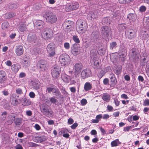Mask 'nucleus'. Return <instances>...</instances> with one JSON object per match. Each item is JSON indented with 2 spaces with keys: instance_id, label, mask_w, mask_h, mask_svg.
<instances>
[{
  "instance_id": "6e6552de",
  "label": "nucleus",
  "mask_w": 149,
  "mask_h": 149,
  "mask_svg": "<svg viewBox=\"0 0 149 149\" xmlns=\"http://www.w3.org/2000/svg\"><path fill=\"white\" fill-rule=\"evenodd\" d=\"M77 25L79 26V30L83 31L82 32H84L86 30L88 26L87 24L84 20H79L77 22Z\"/></svg>"
},
{
  "instance_id": "7c9ffc66",
  "label": "nucleus",
  "mask_w": 149,
  "mask_h": 149,
  "mask_svg": "<svg viewBox=\"0 0 149 149\" xmlns=\"http://www.w3.org/2000/svg\"><path fill=\"white\" fill-rule=\"evenodd\" d=\"M125 24H120L118 25V31L120 32L124 31L126 29Z\"/></svg>"
},
{
  "instance_id": "13d9d810",
  "label": "nucleus",
  "mask_w": 149,
  "mask_h": 149,
  "mask_svg": "<svg viewBox=\"0 0 149 149\" xmlns=\"http://www.w3.org/2000/svg\"><path fill=\"white\" fill-rule=\"evenodd\" d=\"M81 103L82 105H85L87 103V101L86 99H83L81 100Z\"/></svg>"
},
{
  "instance_id": "5fc2aeb1",
  "label": "nucleus",
  "mask_w": 149,
  "mask_h": 149,
  "mask_svg": "<svg viewBox=\"0 0 149 149\" xmlns=\"http://www.w3.org/2000/svg\"><path fill=\"white\" fill-rule=\"evenodd\" d=\"M139 10L141 12H144L146 10V8L145 6H141L139 8Z\"/></svg>"
},
{
  "instance_id": "864d4df0",
  "label": "nucleus",
  "mask_w": 149,
  "mask_h": 149,
  "mask_svg": "<svg viewBox=\"0 0 149 149\" xmlns=\"http://www.w3.org/2000/svg\"><path fill=\"white\" fill-rule=\"evenodd\" d=\"M7 114V112L6 111H4L2 113L1 115V116L2 117V120H4L5 119Z\"/></svg>"
},
{
  "instance_id": "c03bdc74",
  "label": "nucleus",
  "mask_w": 149,
  "mask_h": 149,
  "mask_svg": "<svg viewBox=\"0 0 149 149\" xmlns=\"http://www.w3.org/2000/svg\"><path fill=\"white\" fill-rule=\"evenodd\" d=\"M73 40L77 43H79L80 42V40L77 36L74 35L72 37Z\"/></svg>"
},
{
  "instance_id": "473e14b6",
  "label": "nucleus",
  "mask_w": 149,
  "mask_h": 149,
  "mask_svg": "<svg viewBox=\"0 0 149 149\" xmlns=\"http://www.w3.org/2000/svg\"><path fill=\"white\" fill-rule=\"evenodd\" d=\"M110 98V96L107 93L104 94L102 97L103 100L107 102L109 101Z\"/></svg>"
},
{
  "instance_id": "603ef678",
  "label": "nucleus",
  "mask_w": 149,
  "mask_h": 149,
  "mask_svg": "<svg viewBox=\"0 0 149 149\" xmlns=\"http://www.w3.org/2000/svg\"><path fill=\"white\" fill-rule=\"evenodd\" d=\"M105 73L102 70L100 71L98 74V76L100 79H101L104 74Z\"/></svg>"
},
{
  "instance_id": "4be33fe9",
  "label": "nucleus",
  "mask_w": 149,
  "mask_h": 149,
  "mask_svg": "<svg viewBox=\"0 0 149 149\" xmlns=\"http://www.w3.org/2000/svg\"><path fill=\"white\" fill-rule=\"evenodd\" d=\"M33 88L37 90L39 89L40 83L37 79H35L31 81Z\"/></svg>"
},
{
  "instance_id": "f3484780",
  "label": "nucleus",
  "mask_w": 149,
  "mask_h": 149,
  "mask_svg": "<svg viewBox=\"0 0 149 149\" xmlns=\"http://www.w3.org/2000/svg\"><path fill=\"white\" fill-rule=\"evenodd\" d=\"M45 32V35L46 36V39L47 40L49 41L53 35L52 30L50 28H47Z\"/></svg>"
},
{
  "instance_id": "e2e57ef3",
  "label": "nucleus",
  "mask_w": 149,
  "mask_h": 149,
  "mask_svg": "<svg viewBox=\"0 0 149 149\" xmlns=\"http://www.w3.org/2000/svg\"><path fill=\"white\" fill-rule=\"evenodd\" d=\"M64 47L66 49H68L70 48V44L68 42H65L64 44Z\"/></svg>"
},
{
  "instance_id": "680f3d73",
  "label": "nucleus",
  "mask_w": 149,
  "mask_h": 149,
  "mask_svg": "<svg viewBox=\"0 0 149 149\" xmlns=\"http://www.w3.org/2000/svg\"><path fill=\"white\" fill-rule=\"evenodd\" d=\"M114 102L116 106H118L119 105L120 102L117 98L114 99Z\"/></svg>"
},
{
  "instance_id": "79ce46f5",
  "label": "nucleus",
  "mask_w": 149,
  "mask_h": 149,
  "mask_svg": "<svg viewBox=\"0 0 149 149\" xmlns=\"http://www.w3.org/2000/svg\"><path fill=\"white\" fill-rule=\"evenodd\" d=\"M110 23V19L107 18H104L102 20V24H109Z\"/></svg>"
},
{
  "instance_id": "6ab92c4d",
  "label": "nucleus",
  "mask_w": 149,
  "mask_h": 149,
  "mask_svg": "<svg viewBox=\"0 0 149 149\" xmlns=\"http://www.w3.org/2000/svg\"><path fill=\"white\" fill-rule=\"evenodd\" d=\"M24 52L23 47L22 45H19L16 47L15 52L16 55L18 56H20L22 55Z\"/></svg>"
},
{
  "instance_id": "4468645a",
  "label": "nucleus",
  "mask_w": 149,
  "mask_h": 149,
  "mask_svg": "<svg viewBox=\"0 0 149 149\" xmlns=\"http://www.w3.org/2000/svg\"><path fill=\"white\" fill-rule=\"evenodd\" d=\"M100 61L99 58L94 60H92L91 63L95 69H98L100 68L101 65L100 63Z\"/></svg>"
},
{
  "instance_id": "b1692460",
  "label": "nucleus",
  "mask_w": 149,
  "mask_h": 149,
  "mask_svg": "<svg viewBox=\"0 0 149 149\" xmlns=\"http://www.w3.org/2000/svg\"><path fill=\"white\" fill-rule=\"evenodd\" d=\"M99 36V33L97 31H93L91 34V38L92 40L93 39L94 41H95L98 38Z\"/></svg>"
},
{
  "instance_id": "a878e982",
  "label": "nucleus",
  "mask_w": 149,
  "mask_h": 149,
  "mask_svg": "<svg viewBox=\"0 0 149 149\" xmlns=\"http://www.w3.org/2000/svg\"><path fill=\"white\" fill-rule=\"evenodd\" d=\"M15 97L16 94H13L12 95L10 98L11 103L13 105H16L18 104V100L15 98Z\"/></svg>"
},
{
  "instance_id": "052dcab7",
  "label": "nucleus",
  "mask_w": 149,
  "mask_h": 149,
  "mask_svg": "<svg viewBox=\"0 0 149 149\" xmlns=\"http://www.w3.org/2000/svg\"><path fill=\"white\" fill-rule=\"evenodd\" d=\"M78 126V124L77 123H75L71 126V129L74 130Z\"/></svg>"
},
{
  "instance_id": "774afa93",
  "label": "nucleus",
  "mask_w": 149,
  "mask_h": 149,
  "mask_svg": "<svg viewBox=\"0 0 149 149\" xmlns=\"http://www.w3.org/2000/svg\"><path fill=\"white\" fill-rule=\"evenodd\" d=\"M15 149H23L22 146L19 144H18L15 147Z\"/></svg>"
},
{
  "instance_id": "9d476101",
  "label": "nucleus",
  "mask_w": 149,
  "mask_h": 149,
  "mask_svg": "<svg viewBox=\"0 0 149 149\" xmlns=\"http://www.w3.org/2000/svg\"><path fill=\"white\" fill-rule=\"evenodd\" d=\"M61 72L60 68L58 66L54 67L52 70V74L53 78H57L59 76Z\"/></svg>"
},
{
  "instance_id": "a211bd4d",
  "label": "nucleus",
  "mask_w": 149,
  "mask_h": 149,
  "mask_svg": "<svg viewBox=\"0 0 149 149\" xmlns=\"http://www.w3.org/2000/svg\"><path fill=\"white\" fill-rule=\"evenodd\" d=\"M74 68L75 73L78 74L81 72V70L83 68V65L81 63H76L74 66Z\"/></svg>"
},
{
  "instance_id": "c9c22d12",
  "label": "nucleus",
  "mask_w": 149,
  "mask_h": 149,
  "mask_svg": "<svg viewBox=\"0 0 149 149\" xmlns=\"http://www.w3.org/2000/svg\"><path fill=\"white\" fill-rule=\"evenodd\" d=\"M22 119L20 118H15L14 119V122L16 125H19L22 123Z\"/></svg>"
},
{
  "instance_id": "423d86ee",
  "label": "nucleus",
  "mask_w": 149,
  "mask_h": 149,
  "mask_svg": "<svg viewBox=\"0 0 149 149\" xmlns=\"http://www.w3.org/2000/svg\"><path fill=\"white\" fill-rule=\"evenodd\" d=\"M101 33L102 38H106L109 36L111 29L108 26H104L101 29Z\"/></svg>"
},
{
  "instance_id": "37998d69",
  "label": "nucleus",
  "mask_w": 149,
  "mask_h": 149,
  "mask_svg": "<svg viewBox=\"0 0 149 149\" xmlns=\"http://www.w3.org/2000/svg\"><path fill=\"white\" fill-rule=\"evenodd\" d=\"M122 71V68L119 67L118 68L115 69L114 70V73L117 75L119 74H120Z\"/></svg>"
},
{
  "instance_id": "49530a36",
  "label": "nucleus",
  "mask_w": 149,
  "mask_h": 149,
  "mask_svg": "<svg viewBox=\"0 0 149 149\" xmlns=\"http://www.w3.org/2000/svg\"><path fill=\"white\" fill-rule=\"evenodd\" d=\"M8 26V23L7 22H4L2 24V28L5 29L7 28Z\"/></svg>"
},
{
  "instance_id": "72a5a7b5",
  "label": "nucleus",
  "mask_w": 149,
  "mask_h": 149,
  "mask_svg": "<svg viewBox=\"0 0 149 149\" xmlns=\"http://www.w3.org/2000/svg\"><path fill=\"white\" fill-rule=\"evenodd\" d=\"M127 18L129 19L130 21L134 22L135 20V15L133 14H129L127 16Z\"/></svg>"
},
{
  "instance_id": "4c0bfd02",
  "label": "nucleus",
  "mask_w": 149,
  "mask_h": 149,
  "mask_svg": "<svg viewBox=\"0 0 149 149\" xmlns=\"http://www.w3.org/2000/svg\"><path fill=\"white\" fill-rule=\"evenodd\" d=\"M62 79L65 82L68 83L70 81V77L67 75H65L63 76Z\"/></svg>"
},
{
  "instance_id": "393cba45",
  "label": "nucleus",
  "mask_w": 149,
  "mask_h": 149,
  "mask_svg": "<svg viewBox=\"0 0 149 149\" xmlns=\"http://www.w3.org/2000/svg\"><path fill=\"white\" fill-rule=\"evenodd\" d=\"M110 75H111L110 78L111 86H114L115 85L117 84V81L114 74H110Z\"/></svg>"
},
{
  "instance_id": "7ed1b4c3",
  "label": "nucleus",
  "mask_w": 149,
  "mask_h": 149,
  "mask_svg": "<svg viewBox=\"0 0 149 149\" xmlns=\"http://www.w3.org/2000/svg\"><path fill=\"white\" fill-rule=\"evenodd\" d=\"M60 61L62 65H68L70 63V59L67 54H63L60 56Z\"/></svg>"
},
{
  "instance_id": "1a4fd4ad",
  "label": "nucleus",
  "mask_w": 149,
  "mask_h": 149,
  "mask_svg": "<svg viewBox=\"0 0 149 149\" xmlns=\"http://www.w3.org/2000/svg\"><path fill=\"white\" fill-rule=\"evenodd\" d=\"M47 62L44 60L39 61L37 63V67L38 69H40L42 71H45L47 69Z\"/></svg>"
},
{
  "instance_id": "c756f323",
  "label": "nucleus",
  "mask_w": 149,
  "mask_h": 149,
  "mask_svg": "<svg viewBox=\"0 0 149 149\" xmlns=\"http://www.w3.org/2000/svg\"><path fill=\"white\" fill-rule=\"evenodd\" d=\"M3 105L4 107L6 109H10V106L9 102L6 100H4L3 101Z\"/></svg>"
},
{
  "instance_id": "39448f33",
  "label": "nucleus",
  "mask_w": 149,
  "mask_h": 149,
  "mask_svg": "<svg viewBox=\"0 0 149 149\" xmlns=\"http://www.w3.org/2000/svg\"><path fill=\"white\" fill-rule=\"evenodd\" d=\"M45 18L46 22L51 24L54 23L57 20L56 15L52 13H47Z\"/></svg>"
},
{
  "instance_id": "bf43d9fd",
  "label": "nucleus",
  "mask_w": 149,
  "mask_h": 149,
  "mask_svg": "<svg viewBox=\"0 0 149 149\" xmlns=\"http://www.w3.org/2000/svg\"><path fill=\"white\" fill-rule=\"evenodd\" d=\"M74 120L71 118H69L68 120V123L69 125L72 124L74 123Z\"/></svg>"
},
{
  "instance_id": "a18cd8bd",
  "label": "nucleus",
  "mask_w": 149,
  "mask_h": 149,
  "mask_svg": "<svg viewBox=\"0 0 149 149\" xmlns=\"http://www.w3.org/2000/svg\"><path fill=\"white\" fill-rule=\"evenodd\" d=\"M22 63L25 65L26 67H28L30 65L29 61L28 60H23L22 61Z\"/></svg>"
},
{
  "instance_id": "a19ab883",
  "label": "nucleus",
  "mask_w": 149,
  "mask_h": 149,
  "mask_svg": "<svg viewBox=\"0 0 149 149\" xmlns=\"http://www.w3.org/2000/svg\"><path fill=\"white\" fill-rule=\"evenodd\" d=\"M91 17L93 19H95L98 17V13L97 12H91Z\"/></svg>"
},
{
  "instance_id": "09e8293b",
  "label": "nucleus",
  "mask_w": 149,
  "mask_h": 149,
  "mask_svg": "<svg viewBox=\"0 0 149 149\" xmlns=\"http://www.w3.org/2000/svg\"><path fill=\"white\" fill-rule=\"evenodd\" d=\"M145 33H143L142 36V39L143 40L147 39L148 37V33H147L146 31H145Z\"/></svg>"
},
{
  "instance_id": "c85d7f7f",
  "label": "nucleus",
  "mask_w": 149,
  "mask_h": 149,
  "mask_svg": "<svg viewBox=\"0 0 149 149\" xmlns=\"http://www.w3.org/2000/svg\"><path fill=\"white\" fill-rule=\"evenodd\" d=\"M9 6L10 9H15L19 6V5L17 3H14L13 2H11L9 3Z\"/></svg>"
},
{
  "instance_id": "2f4dec72",
  "label": "nucleus",
  "mask_w": 149,
  "mask_h": 149,
  "mask_svg": "<svg viewBox=\"0 0 149 149\" xmlns=\"http://www.w3.org/2000/svg\"><path fill=\"white\" fill-rule=\"evenodd\" d=\"M22 99L24 101L23 104L24 105L27 106L31 104V101L30 100L28 99L26 97L23 98Z\"/></svg>"
},
{
  "instance_id": "dca6fc26",
  "label": "nucleus",
  "mask_w": 149,
  "mask_h": 149,
  "mask_svg": "<svg viewBox=\"0 0 149 149\" xmlns=\"http://www.w3.org/2000/svg\"><path fill=\"white\" fill-rule=\"evenodd\" d=\"M35 26L38 27L40 29H42L45 26L44 22L41 20H37L34 23Z\"/></svg>"
},
{
  "instance_id": "cd10ccee",
  "label": "nucleus",
  "mask_w": 149,
  "mask_h": 149,
  "mask_svg": "<svg viewBox=\"0 0 149 149\" xmlns=\"http://www.w3.org/2000/svg\"><path fill=\"white\" fill-rule=\"evenodd\" d=\"M84 88L86 91H88L92 88V84L89 82H86L84 84Z\"/></svg>"
},
{
  "instance_id": "ddd939ff",
  "label": "nucleus",
  "mask_w": 149,
  "mask_h": 149,
  "mask_svg": "<svg viewBox=\"0 0 149 149\" xmlns=\"http://www.w3.org/2000/svg\"><path fill=\"white\" fill-rule=\"evenodd\" d=\"M27 40L30 43L33 44L37 41L36 35L34 34L30 33L27 37Z\"/></svg>"
},
{
  "instance_id": "412c9836",
  "label": "nucleus",
  "mask_w": 149,
  "mask_h": 149,
  "mask_svg": "<svg viewBox=\"0 0 149 149\" xmlns=\"http://www.w3.org/2000/svg\"><path fill=\"white\" fill-rule=\"evenodd\" d=\"M97 51L95 49H93L90 52V56L92 60L97 59L98 58L97 56Z\"/></svg>"
},
{
  "instance_id": "338daca9",
  "label": "nucleus",
  "mask_w": 149,
  "mask_h": 149,
  "mask_svg": "<svg viewBox=\"0 0 149 149\" xmlns=\"http://www.w3.org/2000/svg\"><path fill=\"white\" fill-rule=\"evenodd\" d=\"M107 109L109 111H111L113 110V107L112 106L108 105L107 107Z\"/></svg>"
},
{
  "instance_id": "3c124183",
  "label": "nucleus",
  "mask_w": 149,
  "mask_h": 149,
  "mask_svg": "<svg viewBox=\"0 0 149 149\" xmlns=\"http://www.w3.org/2000/svg\"><path fill=\"white\" fill-rule=\"evenodd\" d=\"M16 93L19 95H21L23 94L22 89L21 88H17L16 90Z\"/></svg>"
},
{
  "instance_id": "2eb2a0df",
  "label": "nucleus",
  "mask_w": 149,
  "mask_h": 149,
  "mask_svg": "<svg viewBox=\"0 0 149 149\" xmlns=\"http://www.w3.org/2000/svg\"><path fill=\"white\" fill-rule=\"evenodd\" d=\"M91 74V73L90 69L88 68L84 70L81 73V77L83 79H85L89 77Z\"/></svg>"
},
{
  "instance_id": "de8ad7c7",
  "label": "nucleus",
  "mask_w": 149,
  "mask_h": 149,
  "mask_svg": "<svg viewBox=\"0 0 149 149\" xmlns=\"http://www.w3.org/2000/svg\"><path fill=\"white\" fill-rule=\"evenodd\" d=\"M112 14L113 17H116L119 15V11L118 10H114Z\"/></svg>"
},
{
  "instance_id": "5701e85b",
  "label": "nucleus",
  "mask_w": 149,
  "mask_h": 149,
  "mask_svg": "<svg viewBox=\"0 0 149 149\" xmlns=\"http://www.w3.org/2000/svg\"><path fill=\"white\" fill-rule=\"evenodd\" d=\"M46 137L45 136H36L34 139L35 141L37 143H41L46 140Z\"/></svg>"
},
{
  "instance_id": "6e6d98bb",
  "label": "nucleus",
  "mask_w": 149,
  "mask_h": 149,
  "mask_svg": "<svg viewBox=\"0 0 149 149\" xmlns=\"http://www.w3.org/2000/svg\"><path fill=\"white\" fill-rule=\"evenodd\" d=\"M109 80L108 78H105L103 81V84L104 85H109Z\"/></svg>"
},
{
  "instance_id": "f257e3e1",
  "label": "nucleus",
  "mask_w": 149,
  "mask_h": 149,
  "mask_svg": "<svg viewBox=\"0 0 149 149\" xmlns=\"http://www.w3.org/2000/svg\"><path fill=\"white\" fill-rule=\"evenodd\" d=\"M46 91H47L48 93H50L52 92L54 94V95L57 98H62L61 94L58 89L53 85H51L50 87H47L46 89Z\"/></svg>"
},
{
  "instance_id": "ea45409f",
  "label": "nucleus",
  "mask_w": 149,
  "mask_h": 149,
  "mask_svg": "<svg viewBox=\"0 0 149 149\" xmlns=\"http://www.w3.org/2000/svg\"><path fill=\"white\" fill-rule=\"evenodd\" d=\"M19 30L23 32L25 31L26 29V26L25 24H20L19 27Z\"/></svg>"
},
{
  "instance_id": "9b49d317",
  "label": "nucleus",
  "mask_w": 149,
  "mask_h": 149,
  "mask_svg": "<svg viewBox=\"0 0 149 149\" xmlns=\"http://www.w3.org/2000/svg\"><path fill=\"white\" fill-rule=\"evenodd\" d=\"M7 80V75L6 72L3 70L0 71V83L3 84L6 82Z\"/></svg>"
},
{
  "instance_id": "f03ea898",
  "label": "nucleus",
  "mask_w": 149,
  "mask_h": 149,
  "mask_svg": "<svg viewBox=\"0 0 149 149\" xmlns=\"http://www.w3.org/2000/svg\"><path fill=\"white\" fill-rule=\"evenodd\" d=\"M40 109L41 112L44 115L48 117H50L52 116L53 112L50 108V107L47 104L42 105L40 107Z\"/></svg>"
},
{
  "instance_id": "8fccbe9b",
  "label": "nucleus",
  "mask_w": 149,
  "mask_h": 149,
  "mask_svg": "<svg viewBox=\"0 0 149 149\" xmlns=\"http://www.w3.org/2000/svg\"><path fill=\"white\" fill-rule=\"evenodd\" d=\"M50 102L52 103L55 104L57 101L56 99L54 96L51 98H49Z\"/></svg>"
},
{
  "instance_id": "58836bf2",
  "label": "nucleus",
  "mask_w": 149,
  "mask_h": 149,
  "mask_svg": "<svg viewBox=\"0 0 149 149\" xmlns=\"http://www.w3.org/2000/svg\"><path fill=\"white\" fill-rule=\"evenodd\" d=\"M123 48V49H121L120 50L121 54L120 56H123L124 57H126L127 55V51L125 47Z\"/></svg>"
},
{
  "instance_id": "0e129e2a",
  "label": "nucleus",
  "mask_w": 149,
  "mask_h": 149,
  "mask_svg": "<svg viewBox=\"0 0 149 149\" xmlns=\"http://www.w3.org/2000/svg\"><path fill=\"white\" fill-rule=\"evenodd\" d=\"M29 95L30 97L31 98H34L35 96V94L34 92H30L29 93Z\"/></svg>"
},
{
  "instance_id": "0eeeda50",
  "label": "nucleus",
  "mask_w": 149,
  "mask_h": 149,
  "mask_svg": "<svg viewBox=\"0 0 149 149\" xmlns=\"http://www.w3.org/2000/svg\"><path fill=\"white\" fill-rule=\"evenodd\" d=\"M79 7V5L77 2H73L68 5L65 7L67 11L69 12L76 10Z\"/></svg>"
},
{
  "instance_id": "e433bc0d",
  "label": "nucleus",
  "mask_w": 149,
  "mask_h": 149,
  "mask_svg": "<svg viewBox=\"0 0 149 149\" xmlns=\"http://www.w3.org/2000/svg\"><path fill=\"white\" fill-rule=\"evenodd\" d=\"M117 43L116 42H113L110 44V48L111 49H115L117 47Z\"/></svg>"
},
{
  "instance_id": "f8f14e48",
  "label": "nucleus",
  "mask_w": 149,
  "mask_h": 149,
  "mask_svg": "<svg viewBox=\"0 0 149 149\" xmlns=\"http://www.w3.org/2000/svg\"><path fill=\"white\" fill-rule=\"evenodd\" d=\"M126 36L128 39L133 40L136 36V32L133 30H130L127 31Z\"/></svg>"
},
{
  "instance_id": "4d7b16f0",
  "label": "nucleus",
  "mask_w": 149,
  "mask_h": 149,
  "mask_svg": "<svg viewBox=\"0 0 149 149\" xmlns=\"http://www.w3.org/2000/svg\"><path fill=\"white\" fill-rule=\"evenodd\" d=\"M143 105L144 106H149V99H146L144 101Z\"/></svg>"
},
{
  "instance_id": "bb28decb",
  "label": "nucleus",
  "mask_w": 149,
  "mask_h": 149,
  "mask_svg": "<svg viewBox=\"0 0 149 149\" xmlns=\"http://www.w3.org/2000/svg\"><path fill=\"white\" fill-rule=\"evenodd\" d=\"M20 68L19 65L17 63L13 64L11 65V68L13 72H17L18 71Z\"/></svg>"
},
{
  "instance_id": "69168bd1",
  "label": "nucleus",
  "mask_w": 149,
  "mask_h": 149,
  "mask_svg": "<svg viewBox=\"0 0 149 149\" xmlns=\"http://www.w3.org/2000/svg\"><path fill=\"white\" fill-rule=\"evenodd\" d=\"M91 45V43L90 42H85V47L87 48L89 47Z\"/></svg>"
},
{
  "instance_id": "20e7f679",
  "label": "nucleus",
  "mask_w": 149,
  "mask_h": 149,
  "mask_svg": "<svg viewBox=\"0 0 149 149\" xmlns=\"http://www.w3.org/2000/svg\"><path fill=\"white\" fill-rule=\"evenodd\" d=\"M55 44L53 42H51L48 45L47 47L48 56L50 57L53 56L55 54Z\"/></svg>"
},
{
  "instance_id": "f704fd0d",
  "label": "nucleus",
  "mask_w": 149,
  "mask_h": 149,
  "mask_svg": "<svg viewBox=\"0 0 149 149\" xmlns=\"http://www.w3.org/2000/svg\"><path fill=\"white\" fill-rule=\"evenodd\" d=\"M119 141L118 139H116L111 143V145L112 147L116 146L118 145L120 143H119Z\"/></svg>"
},
{
  "instance_id": "aec40b11",
  "label": "nucleus",
  "mask_w": 149,
  "mask_h": 149,
  "mask_svg": "<svg viewBox=\"0 0 149 149\" xmlns=\"http://www.w3.org/2000/svg\"><path fill=\"white\" fill-rule=\"evenodd\" d=\"M71 52L74 56H76L79 53V48L77 44H74L71 47Z\"/></svg>"
}]
</instances>
